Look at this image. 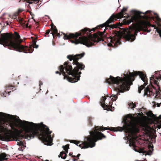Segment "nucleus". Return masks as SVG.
<instances>
[{"label":"nucleus","instance_id":"1","mask_svg":"<svg viewBox=\"0 0 161 161\" xmlns=\"http://www.w3.org/2000/svg\"><path fill=\"white\" fill-rule=\"evenodd\" d=\"M126 10V8H123L117 15L113 14L105 23L97 26L92 30L86 27L79 32H76L75 34L70 33L65 35L64 33V38L65 40L73 38L74 40L70 41L72 43L76 45L80 43L89 47L100 41H103L102 38L104 36V33L107 29V27H109L110 28L109 29V32L112 31L113 34L109 39L110 42L108 43V46L113 47H117L121 44L120 39L122 36L119 32L111 30L115 26L114 25H110L109 24L113 23L116 18L120 19L126 17V16H124V15H126L129 17V15L124 12Z\"/></svg>","mask_w":161,"mask_h":161},{"label":"nucleus","instance_id":"2","mask_svg":"<svg viewBox=\"0 0 161 161\" xmlns=\"http://www.w3.org/2000/svg\"><path fill=\"white\" fill-rule=\"evenodd\" d=\"M0 115L4 118L5 121L9 124L11 129L16 130L18 128L20 133L14 135V140L19 141L17 142V145L20 146L23 144L20 141L24 138L28 140L31 138H34L35 136H38L46 145L51 146L53 144V137L48 128L42 122L35 124L19 119V117L9 114L0 112Z\"/></svg>","mask_w":161,"mask_h":161},{"label":"nucleus","instance_id":"3","mask_svg":"<svg viewBox=\"0 0 161 161\" xmlns=\"http://www.w3.org/2000/svg\"><path fill=\"white\" fill-rule=\"evenodd\" d=\"M124 76L123 77L117 76L114 77L110 75L109 77L106 79L107 83L110 85H112L114 86L115 90L117 91L116 94H113L109 98L111 99V101L108 103H105V101L106 98L102 97L101 106L104 110H109V108L112 107V102L117 100L118 98V95L119 94V92H123L126 89H129L130 86L132 85V81L134 80V77L137 75L143 82V84L140 86L138 85V92L140 93L141 90L145 88V86L148 84L147 79L146 75L142 72L141 71H135L134 73L130 72H127L126 74H123Z\"/></svg>","mask_w":161,"mask_h":161},{"label":"nucleus","instance_id":"4","mask_svg":"<svg viewBox=\"0 0 161 161\" xmlns=\"http://www.w3.org/2000/svg\"><path fill=\"white\" fill-rule=\"evenodd\" d=\"M123 121L124 125L121 127H111L108 129L107 127L95 126L93 130L89 132L91 136L85 137L84 138V141L81 142L82 143L79 145L78 144L80 142L77 141L71 140L70 142L75 144L82 149H86L88 147L92 148L95 146V143L97 141L105 137V136L103 134L98 130L103 131L108 129L114 131L121 132L124 131L128 136L134 131L137 127V125L139 124L137 119L131 114L127 115L123 119Z\"/></svg>","mask_w":161,"mask_h":161},{"label":"nucleus","instance_id":"5","mask_svg":"<svg viewBox=\"0 0 161 161\" xmlns=\"http://www.w3.org/2000/svg\"><path fill=\"white\" fill-rule=\"evenodd\" d=\"M85 54L84 52L75 55H68L67 58L69 60L64 63V65H61L59 67L60 72L56 71V74H59L61 75V73L64 76V79L70 82L75 83L79 80L81 74V72H79V70L84 69L85 65L81 63L78 62V60L83 57Z\"/></svg>","mask_w":161,"mask_h":161},{"label":"nucleus","instance_id":"6","mask_svg":"<svg viewBox=\"0 0 161 161\" xmlns=\"http://www.w3.org/2000/svg\"><path fill=\"white\" fill-rule=\"evenodd\" d=\"M151 24L149 22H141L136 26L133 28L132 30H127L124 31L123 37L127 41L133 42L136 39L137 33L141 31H144L147 26Z\"/></svg>","mask_w":161,"mask_h":161},{"label":"nucleus","instance_id":"7","mask_svg":"<svg viewBox=\"0 0 161 161\" xmlns=\"http://www.w3.org/2000/svg\"><path fill=\"white\" fill-rule=\"evenodd\" d=\"M143 96H147V97H153L156 98L157 102L154 103V105L157 106L158 107H159L161 105V95L160 92L157 91L156 89L152 87V86H148L144 89Z\"/></svg>","mask_w":161,"mask_h":161},{"label":"nucleus","instance_id":"8","mask_svg":"<svg viewBox=\"0 0 161 161\" xmlns=\"http://www.w3.org/2000/svg\"><path fill=\"white\" fill-rule=\"evenodd\" d=\"M155 72L156 76H155L154 75L152 76L150 78V80L151 82L153 81L155 84H157L158 81L156 80H158L159 79L161 80V74H160V72Z\"/></svg>","mask_w":161,"mask_h":161},{"label":"nucleus","instance_id":"9","mask_svg":"<svg viewBox=\"0 0 161 161\" xmlns=\"http://www.w3.org/2000/svg\"><path fill=\"white\" fill-rule=\"evenodd\" d=\"M62 147L63 148L64 150H65V152H61L58 157H61V158L64 159H65L67 156L66 154L68 153V149L69 148V146L68 145L63 146Z\"/></svg>","mask_w":161,"mask_h":161},{"label":"nucleus","instance_id":"10","mask_svg":"<svg viewBox=\"0 0 161 161\" xmlns=\"http://www.w3.org/2000/svg\"><path fill=\"white\" fill-rule=\"evenodd\" d=\"M1 140L4 141H11L10 136L8 134H5L1 137Z\"/></svg>","mask_w":161,"mask_h":161},{"label":"nucleus","instance_id":"11","mask_svg":"<svg viewBox=\"0 0 161 161\" xmlns=\"http://www.w3.org/2000/svg\"><path fill=\"white\" fill-rule=\"evenodd\" d=\"M133 149L136 152H139V153H147V151H145L144 149L139 148H137L136 147H135L134 146H133Z\"/></svg>","mask_w":161,"mask_h":161},{"label":"nucleus","instance_id":"12","mask_svg":"<svg viewBox=\"0 0 161 161\" xmlns=\"http://www.w3.org/2000/svg\"><path fill=\"white\" fill-rule=\"evenodd\" d=\"M17 20H18L19 22L20 23V24L24 26L27 27H28V24H25V21L24 20L22 19L19 18Z\"/></svg>","mask_w":161,"mask_h":161},{"label":"nucleus","instance_id":"13","mask_svg":"<svg viewBox=\"0 0 161 161\" xmlns=\"http://www.w3.org/2000/svg\"><path fill=\"white\" fill-rule=\"evenodd\" d=\"M51 29L55 34H58V30L55 26L53 25V26L51 25Z\"/></svg>","mask_w":161,"mask_h":161},{"label":"nucleus","instance_id":"14","mask_svg":"<svg viewBox=\"0 0 161 161\" xmlns=\"http://www.w3.org/2000/svg\"><path fill=\"white\" fill-rule=\"evenodd\" d=\"M129 107L133 109L136 107V105L133 102H130L128 103Z\"/></svg>","mask_w":161,"mask_h":161},{"label":"nucleus","instance_id":"15","mask_svg":"<svg viewBox=\"0 0 161 161\" xmlns=\"http://www.w3.org/2000/svg\"><path fill=\"white\" fill-rule=\"evenodd\" d=\"M93 118L91 117H89L88 119V124L89 125L92 126V121Z\"/></svg>","mask_w":161,"mask_h":161},{"label":"nucleus","instance_id":"16","mask_svg":"<svg viewBox=\"0 0 161 161\" xmlns=\"http://www.w3.org/2000/svg\"><path fill=\"white\" fill-rule=\"evenodd\" d=\"M1 156L2 158L3 159L5 160L7 158H6L7 154L5 153H1Z\"/></svg>","mask_w":161,"mask_h":161},{"label":"nucleus","instance_id":"17","mask_svg":"<svg viewBox=\"0 0 161 161\" xmlns=\"http://www.w3.org/2000/svg\"><path fill=\"white\" fill-rule=\"evenodd\" d=\"M33 45L35 46L34 47L37 48L38 47V45H36V41L35 40H34L33 42Z\"/></svg>","mask_w":161,"mask_h":161},{"label":"nucleus","instance_id":"18","mask_svg":"<svg viewBox=\"0 0 161 161\" xmlns=\"http://www.w3.org/2000/svg\"><path fill=\"white\" fill-rule=\"evenodd\" d=\"M80 154L79 153L78 154H77V155L76 156H75V155H73L72 156V157L74 158L76 157L77 158H78V159L79 158V157H80Z\"/></svg>","mask_w":161,"mask_h":161},{"label":"nucleus","instance_id":"19","mask_svg":"<svg viewBox=\"0 0 161 161\" xmlns=\"http://www.w3.org/2000/svg\"><path fill=\"white\" fill-rule=\"evenodd\" d=\"M5 92H6L5 93H4V92L2 93L1 95L2 96H3L5 97L6 96V95L7 94V93L6 91H5Z\"/></svg>","mask_w":161,"mask_h":161},{"label":"nucleus","instance_id":"20","mask_svg":"<svg viewBox=\"0 0 161 161\" xmlns=\"http://www.w3.org/2000/svg\"><path fill=\"white\" fill-rule=\"evenodd\" d=\"M8 87H10V89H13V88H14V87L13 86H7L6 88H7Z\"/></svg>","mask_w":161,"mask_h":161},{"label":"nucleus","instance_id":"21","mask_svg":"<svg viewBox=\"0 0 161 161\" xmlns=\"http://www.w3.org/2000/svg\"><path fill=\"white\" fill-rule=\"evenodd\" d=\"M127 136H126V137H124V138H125V140H126L127 141V142H128L129 141L130 142V141L129 140L128 138V137H126Z\"/></svg>","mask_w":161,"mask_h":161},{"label":"nucleus","instance_id":"22","mask_svg":"<svg viewBox=\"0 0 161 161\" xmlns=\"http://www.w3.org/2000/svg\"><path fill=\"white\" fill-rule=\"evenodd\" d=\"M50 30H48L46 32V35H48L50 33Z\"/></svg>","mask_w":161,"mask_h":161},{"label":"nucleus","instance_id":"23","mask_svg":"<svg viewBox=\"0 0 161 161\" xmlns=\"http://www.w3.org/2000/svg\"><path fill=\"white\" fill-rule=\"evenodd\" d=\"M43 83L42 82L40 81L39 82V86L43 85Z\"/></svg>","mask_w":161,"mask_h":161},{"label":"nucleus","instance_id":"24","mask_svg":"<svg viewBox=\"0 0 161 161\" xmlns=\"http://www.w3.org/2000/svg\"><path fill=\"white\" fill-rule=\"evenodd\" d=\"M50 33V34H51L52 35V36L53 37V36H54L53 35H54V33L53 32H51V33Z\"/></svg>","mask_w":161,"mask_h":161},{"label":"nucleus","instance_id":"25","mask_svg":"<svg viewBox=\"0 0 161 161\" xmlns=\"http://www.w3.org/2000/svg\"><path fill=\"white\" fill-rule=\"evenodd\" d=\"M18 150L19 151H22V147H19L18 148Z\"/></svg>","mask_w":161,"mask_h":161},{"label":"nucleus","instance_id":"26","mask_svg":"<svg viewBox=\"0 0 161 161\" xmlns=\"http://www.w3.org/2000/svg\"><path fill=\"white\" fill-rule=\"evenodd\" d=\"M77 160V159H73V161H76Z\"/></svg>","mask_w":161,"mask_h":161},{"label":"nucleus","instance_id":"27","mask_svg":"<svg viewBox=\"0 0 161 161\" xmlns=\"http://www.w3.org/2000/svg\"><path fill=\"white\" fill-rule=\"evenodd\" d=\"M10 92H10V91L9 92H8V95H10Z\"/></svg>","mask_w":161,"mask_h":161},{"label":"nucleus","instance_id":"28","mask_svg":"<svg viewBox=\"0 0 161 161\" xmlns=\"http://www.w3.org/2000/svg\"><path fill=\"white\" fill-rule=\"evenodd\" d=\"M55 43H53V46H55Z\"/></svg>","mask_w":161,"mask_h":161},{"label":"nucleus","instance_id":"29","mask_svg":"<svg viewBox=\"0 0 161 161\" xmlns=\"http://www.w3.org/2000/svg\"><path fill=\"white\" fill-rule=\"evenodd\" d=\"M72 154H71V153H69V155L70 156V155H72Z\"/></svg>","mask_w":161,"mask_h":161},{"label":"nucleus","instance_id":"30","mask_svg":"<svg viewBox=\"0 0 161 161\" xmlns=\"http://www.w3.org/2000/svg\"><path fill=\"white\" fill-rule=\"evenodd\" d=\"M48 92V91H47V92L46 93V94Z\"/></svg>","mask_w":161,"mask_h":161},{"label":"nucleus","instance_id":"31","mask_svg":"<svg viewBox=\"0 0 161 161\" xmlns=\"http://www.w3.org/2000/svg\"><path fill=\"white\" fill-rule=\"evenodd\" d=\"M45 161H49L48 160H46Z\"/></svg>","mask_w":161,"mask_h":161},{"label":"nucleus","instance_id":"32","mask_svg":"<svg viewBox=\"0 0 161 161\" xmlns=\"http://www.w3.org/2000/svg\"><path fill=\"white\" fill-rule=\"evenodd\" d=\"M80 161H84L83 160H82Z\"/></svg>","mask_w":161,"mask_h":161},{"label":"nucleus","instance_id":"33","mask_svg":"<svg viewBox=\"0 0 161 161\" xmlns=\"http://www.w3.org/2000/svg\"><path fill=\"white\" fill-rule=\"evenodd\" d=\"M59 37H60V36H58V38H59Z\"/></svg>","mask_w":161,"mask_h":161},{"label":"nucleus","instance_id":"34","mask_svg":"<svg viewBox=\"0 0 161 161\" xmlns=\"http://www.w3.org/2000/svg\"><path fill=\"white\" fill-rule=\"evenodd\" d=\"M118 2H119V0H118Z\"/></svg>","mask_w":161,"mask_h":161}]
</instances>
